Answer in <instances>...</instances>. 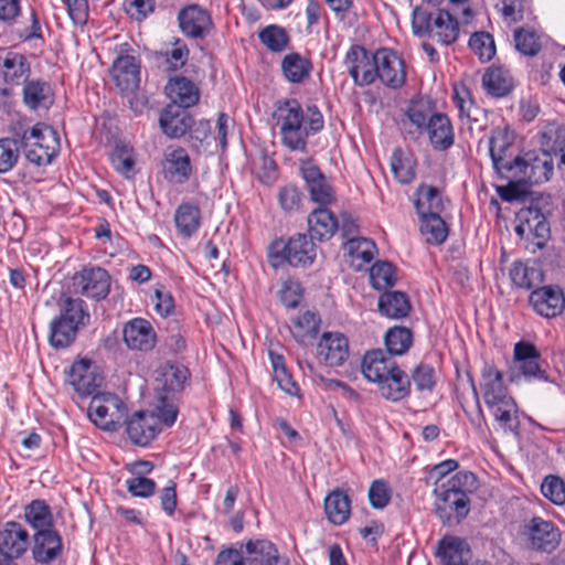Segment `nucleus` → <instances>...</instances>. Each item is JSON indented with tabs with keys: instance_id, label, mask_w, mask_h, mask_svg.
<instances>
[{
	"instance_id": "1",
	"label": "nucleus",
	"mask_w": 565,
	"mask_h": 565,
	"mask_svg": "<svg viewBox=\"0 0 565 565\" xmlns=\"http://www.w3.org/2000/svg\"><path fill=\"white\" fill-rule=\"evenodd\" d=\"M489 150L493 167L501 178L509 183L498 189L503 201L522 200L524 205L516 213L515 233L525 238L533 235L539 239L536 246L542 248L550 235L547 215L551 214V198L543 193L529 191L530 184L548 181L553 173V160L548 152L533 151L515 153V147L509 135L495 129L489 139Z\"/></svg>"
},
{
	"instance_id": "2",
	"label": "nucleus",
	"mask_w": 565,
	"mask_h": 565,
	"mask_svg": "<svg viewBox=\"0 0 565 565\" xmlns=\"http://www.w3.org/2000/svg\"><path fill=\"white\" fill-rule=\"evenodd\" d=\"M277 125L281 142L291 151H306L307 138L323 128V117L316 105L308 106L306 114L297 99L277 103Z\"/></svg>"
},
{
	"instance_id": "3",
	"label": "nucleus",
	"mask_w": 565,
	"mask_h": 565,
	"mask_svg": "<svg viewBox=\"0 0 565 565\" xmlns=\"http://www.w3.org/2000/svg\"><path fill=\"white\" fill-rule=\"evenodd\" d=\"M480 388L494 420L505 433H518V405L503 384V374L492 365L482 369Z\"/></svg>"
},
{
	"instance_id": "4",
	"label": "nucleus",
	"mask_w": 565,
	"mask_h": 565,
	"mask_svg": "<svg viewBox=\"0 0 565 565\" xmlns=\"http://www.w3.org/2000/svg\"><path fill=\"white\" fill-rule=\"evenodd\" d=\"M21 147L30 163L38 167L51 163L60 149L57 132L45 124H36L21 137Z\"/></svg>"
},
{
	"instance_id": "5",
	"label": "nucleus",
	"mask_w": 565,
	"mask_h": 565,
	"mask_svg": "<svg viewBox=\"0 0 565 565\" xmlns=\"http://www.w3.org/2000/svg\"><path fill=\"white\" fill-rule=\"evenodd\" d=\"M269 256L274 267H278L281 263L294 267H308L316 259L317 248L311 238L298 233L287 242H275Z\"/></svg>"
},
{
	"instance_id": "6",
	"label": "nucleus",
	"mask_w": 565,
	"mask_h": 565,
	"mask_svg": "<svg viewBox=\"0 0 565 565\" xmlns=\"http://www.w3.org/2000/svg\"><path fill=\"white\" fill-rule=\"evenodd\" d=\"M126 404L109 392L96 393L88 406V417L99 428L107 431L118 430L127 417Z\"/></svg>"
},
{
	"instance_id": "7",
	"label": "nucleus",
	"mask_w": 565,
	"mask_h": 565,
	"mask_svg": "<svg viewBox=\"0 0 565 565\" xmlns=\"http://www.w3.org/2000/svg\"><path fill=\"white\" fill-rule=\"evenodd\" d=\"M436 513L444 524L459 523L470 510V499L458 493L454 488L446 487L445 482H434Z\"/></svg>"
},
{
	"instance_id": "8",
	"label": "nucleus",
	"mask_w": 565,
	"mask_h": 565,
	"mask_svg": "<svg viewBox=\"0 0 565 565\" xmlns=\"http://www.w3.org/2000/svg\"><path fill=\"white\" fill-rule=\"evenodd\" d=\"M520 535L525 547L545 553L553 552L558 546L561 539L554 524L539 516L525 522Z\"/></svg>"
},
{
	"instance_id": "9",
	"label": "nucleus",
	"mask_w": 565,
	"mask_h": 565,
	"mask_svg": "<svg viewBox=\"0 0 565 565\" xmlns=\"http://www.w3.org/2000/svg\"><path fill=\"white\" fill-rule=\"evenodd\" d=\"M344 64L358 86L371 85L377 78L376 52L372 54L363 46L352 45L347 52Z\"/></svg>"
},
{
	"instance_id": "10",
	"label": "nucleus",
	"mask_w": 565,
	"mask_h": 565,
	"mask_svg": "<svg viewBox=\"0 0 565 565\" xmlns=\"http://www.w3.org/2000/svg\"><path fill=\"white\" fill-rule=\"evenodd\" d=\"M75 294L87 298L102 300L110 290V276L102 267H84L72 278Z\"/></svg>"
},
{
	"instance_id": "11",
	"label": "nucleus",
	"mask_w": 565,
	"mask_h": 565,
	"mask_svg": "<svg viewBox=\"0 0 565 565\" xmlns=\"http://www.w3.org/2000/svg\"><path fill=\"white\" fill-rule=\"evenodd\" d=\"M377 78L390 88H399L406 81L405 64L401 56L390 49L376 51Z\"/></svg>"
},
{
	"instance_id": "12",
	"label": "nucleus",
	"mask_w": 565,
	"mask_h": 565,
	"mask_svg": "<svg viewBox=\"0 0 565 565\" xmlns=\"http://www.w3.org/2000/svg\"><path fill=\"white\" fill-rule=\"evenodd\" d=\"M534 311L545 318L559 316L565 308V296L558 286H544L534 289L529 297Z\"/></svg>"
},
{
	"instance_id": "13",
	"label": "nucleus",
	"mask_w": 565,
	"mask_h": 565,
	"mask_svg": "<svg viewBox=\"0 0 565 565\" xmlns=\"http://www.w3.org/2000/svg\"><path fill=\"white\" fill-rule=\"evenodd\" d=\"M178 21L181 32L190 39L205 38L213 26L210 13L198 4L180 10Z\"/></svg>"
},
{
	"instance_id": "14",
	"label": "nucleus",
	"mask_w": 565,
	"mask_h": 565,
	"mask_svg": "<svg viewBox=\"0 0 565 565\" xmlns=\"http://www.w3.org/2000/svg\"><path fill=\"white\" fill-rule=\"evenodd\" d=\"M126 433L137 446H148L159 431L158 420L153 413L136 412L129 418H125Z\"/></svg>"
},
{
	"instance_id": "15",
	"label": "nucleus",
	"mask_w": 565,
	"mask_h": 565,
	"mask_svg": "<svg viewBox=\"0 0 565 565\" xmlns=\"http://www.w3.org/2000/svg\"><path fill=\"white\" fill-rule=\"evenodd\" d=\"M32 557L35 563L49 565L61 557L63 544L61 535L53 529H42L33 535L31 547Z\"/></svg>"
},
{
	"instance_id": "16",
	"label": "nucleus",
	"mask_w": 565,
	"mask_h": 565,
	"mask_svg": "<svg viewBox=\"0 0 565 565\" xmlns=\"http://www.w3.org/2000/svg\"><path fill=\"white\" fill-rule=\"evenodd\" d=\"M68 382L82 396L95 395L103 383V376L89 360L73 363L68 372Z\"/></svg>"
},
{
	"instance_id": "17",
	"label": "nucleus",
	"mask_w": 565,
	"mask_h": 565,
	"mask_svg": "<svg viewBox=\"0 0 565 565\" xmlns=\"http://www.w3.org/2000/svg\"><path fill=\"white\" fill-rule=\"evenodd\" d=\"M300 172L313 202L324 206L334 200L332 188L327 182L324 174L311 160L301 162Z\"/></svg>"
},
{
	"instance_id": "18",
	"label": "nucleus",
	"mask_w": 565,
	"mask_h": 565,
	"mask_svg": "<svg viewBox=\"0 0 565 565\" xmlns=\"http://www.w3.org/2000/svg\"><path fill=\"white\" fill-rule=\"evenodd\" d=\"M541 353L537 348L526 341H520L514 345V363L519 372L526 379L547 380V375L542 370Z\"/></svg>"
},
{
	"instance_id": "19",
	"label": "nucleus",
	"mask_w": 565,
	"mask_h": 565,
	"mask_svg": "<svg viewBox=\"0 0 565 565\" xmlns=\"http://www.w3.org/2000/svg\"><path fill=\"white\" fill-rule=\"evenodd\" d=\"M110 75L121 93H134L140 83V66L131 55H121L111 66Z\"/></svg>"
},
{
	"instance_id": "20",
	"label": "nucleus",
	"mask_w": 565,
	"mask_h": 565,
	"mask_svg": "<svg viewBox=\"0 0 565 565\" xmlns=\"http://www.w3.org/2000/svg\"><path fill=\"white\" fill-rule=\"evenodd\" d=\"M244 553L247 565H289L275 544L265 539L248 540Z\"/></svg>"
},
{
	"instance_id": "21",
	"label": "nucleus",
	"mask_w": 565,
	"mask_h": 565,
	"mask_svg": "<svg viewBox=\"0 0 565 565\" xmlns=\"http://www.w3.org/2000/svg\"><path fill=\"white\" fill-rule=\"evenodd\" d=\"M29 545V534L18 522H7L0 531V553L3 557L15 558L22 555Z\"/></svg>"
},
{
	"instance_id": "22",
	"label": "nucleus",
	"mask_w": 565,
	"mask_h": 565,
	"mask_svg": "<svg viewBox=\"0 0 565 565\" xmlns=\"http://www.w3.org/2000/svg\"><path fill=\"white\" fill-rule=\"evenodd\" d=\"M124 341L131 350L149 351L154 347L156 333L150 322L136 318L127 322L122 330Z\"/></svg>"
},
{
	"instance_id": "23",
	"label": "nucleus",
	"mask_w": 565,
	"mask_h": 565,
	"mask_svg": "<svg viewBox=\"0 0 565 565\" xmlns=\"http://www.w3.org/2000/svg\"><path fill=\"white\" fill-rule=\"evenodd\" d=\"M189 377V371L181 364L166 363L156 370L157 394L169 395L183 390L184 383Z\"/></svg>"
},
{
	"instance_id": "24",
	"label": "nucleus",
	"mask_w": 565,
	"mask_h": 565,
	"mask_svg": "<svg viewBox=\"0 0 565 565\" xmlns=\"http://www.w3.org/2000/svg\"><path fill=\"white\" fill-rule=\"evenodd\" d=\"M194 120L188 110L178 105H168L160 115L159 125L162 132L169 138L184 136L193 126Z\"/></svg>"
},
{
	"instance_id": "25",
	"label": "nucleus",
	"mask_w": 565,
	"mask_h": 565,
	"mask_svg": "<svg viewBox=\"0 0 565 565\" xmlns=\"http://www.w3.org/2000/svg\"><path fill=\"white\" fill-rule=\"evenodd\" d=\"M319 356L330 366H339L349 356L348 339L339 332H326L318 343Z\"/></svg>"
},
{
	"instance_id": "26",
	"label": "nucleus",
	"mask_w": 565,
	"mask_h": 565,
	"mask_svg": "<svg viewBox=\"0 0 565 565\" xmlns=\"http://www.w3.org/2000/svg\"><path fill=\"white\" fill-rule=\"evenodd\" d=\"M397 366L392 356H387L382 350H373L365 353L361 364V371L370 382L380 384Z\"/></svg>"
},
{
	"instance_id": "27",
	"label": "nucleus",
	"mask_w": 565,
	"mask_h": 565,
	"mask_svg": "<svg viewBox=\"0 0 565 565\" xmlns=\"http://www.w3.org/2000/svg\"><path fill=\"white\" fill-rule=\"evenodd\" d=\"M310 238L319 242L331 238L339 228V222L333 213L326 207L313 210L307 218Z\"/></svg>"
},
{
	"instance_id": "28",
	"label": "nucleus",
	"mask_w": 565,
	"mask_h": 565,
	"mask_svg": "<svg viewBox=\"0 0 565 565\" xmlns=\"http://www.w3.org/2000/svg\"><path fill=\"white\" fill-rule=\"evenodd\" d=\"M167 94L171 99L170 105H178L181 109L194 106L200 98L198 87L185 77H175L169 81L166 86Z\"/></svg>"
},
{
	"instance_id": "29",
	"label": "nucleus",
	"mask_w": 565,
	"mask_h": 565,
	"mask_svg": "<svg viewBox=\"0 0 565 565\" xmlns=\"http://www.w3.org/2000/svg\"><path fill=\"white\" fill-rule=\"evenodd\" d=\"M379 392L382 397L392 402H398L411 392V381L407 374L396 366L380 384Z\"/></svg>"
},
{
	"instance_id": "30",
	"label": "nucleus",
	"mask_w": 565,
	"mask_h": 565,
	"mask_svg": "<svg viewBox=\"0 0 565 565\" xmlns=\"http://www.w3.org/2000/svg\"><path fill=\"white\" fill-rule=\"evenodd\" d=\"M434 148L446 150L454 143V132L448 117L435 113L429 117L425 129Z\"/></svg>"
},
{
	"instance_id": "31",
	"label": "nucleus",
	"mask_w": 565,
	"mask_h": 565,
	"mask_svg": "<svg viewBox=\"0 0 565 565\" xmlns=\"http://www.w3.org/2000/svg\"><path fill=\"white\" fill-rule=\"evenodd\" d=\"M379 311L391 319H401L408 316L411 302L402 291H385L379 298Z\"/></svg>"
},
{
	"instance_id": "32",
	"label": "nucleus",
	"mask_w": 565,
	"mask_h": 565,
	"mask_svg": "<svg viewBox=\"0 0 565 565\" xmlns=\"http://www.w3.org/2000/svg\"><path fill=\"white\" fill-rule=\"evenodd\" d=\"M437 553L443 559V565H468L470 557L468 544L458 537L441 540Z\"/></svg>"
},
{
	"instance_id": "33",
	"label": "nucleus",
	"mask_w": 565,
	"mask_h": 565,
	"mask_svg": "<svg viewBox=\"0 0 565 565\" xmlns=\"http://www.w3.org/2000/svg\"><path fill=\"white\" fill-rule=\"evenodd\" d=\"M324 512L328 520L341 525L348 521L351 512L350 499L341 490H334L324 499Z\"/></svg>"
},
{
	"instance_id": "34",
	"label": "nucleus",
	"mask_w": 565,
	"mask_h": 565,
	"mask_svg": "<svg viewBox=\"0 0 565 565\" xmlns=\"http://www.w3.org/2000/svg\"><path fill=\"white\" fill-rule=\"evenodd\" d=\"M23 100L31 109H47L54 102L50 85L41 81H30L23 88Z\"/></svg>"
},
{
	"instance_id": "35",
	"label": "nucleus",
	"mask_w": 565,
	"mask_h": 565,
	"mask_svg": "<svg viewBox=\"0 0 565 565\" xmlns=\"http://www.w3.org/2000/svg\"><path fill=\"white\" fill-rule=\"evenodd\" d=\"M431 36L444 45L452 44L459 35V23L447 10H439L434 18Z\"/></svg>"
},
{
	"instance_id": "36",
	"label": "nucleus",
	"mask_w": 565,
	"mask_h": 565,
	"mask_svg": "<svg viewBox=\"0 0 565 565\" xmlns=\"http://www.w3.org/2000/svg\"><path fill=\"white\" fill-rule=\"evenodd\" d=\"M174 223L182 236H192L201 224L200 209L191 203L181 204L174 213Z\"/></svg>"
},
{
	"instance_id": "37",
	"label": "nucleus",
	"mask_w": 565,
	"mask_h": 565,
	"mask_svg": "<svg viewBox=\"0 0 565 565\" xmlns=\"http://www.w3.org/2000/svg\"><path fill=\"white\" fill-rule=\"evenodd\" d=\"M482 84L489 94L503 97L511 92L513 79L508 70L492 67L483 75Z\"/></svg>"
},
{
	"instance_id": "38",
	"label": "nucleus",
	"mask_w": 565,
	"mask_h": 565,
	"mask_svg": "<svg viewBox=\"0 0 565 565\" xmlns=\"http://www.w3.org/2000/svg\"><path fill=\"white\" fill-rule=\"evenodd\" d=\"M418 198L415 200V209L419 216L429 214H440L444 205L441 195L437 188L431 185H420L417 189Z\"/></svg>"
},
{
	"instance_id": "39",
	"label": "nucleus",
	"mask_w": 565,
	"mask_h": 565,
	"mask_svg": "<svg viewBox=\"0 0 565 565\" xmlns=\"http://www.w3.org/2000/svg\"><path fill=\"white\" fill-rule=\"evenodd\" d=\"M167 172L175 182L186 181L191 174L190 158L183 148L172 149L166 153Z\"/></svg>"
},
{
	"instance_id": "40",
	"label": "nucleus",
	"mask_w": 565,
	"mask_h": 565,
	"mask_svg": "<svg viewBox=\"0 0 565 565\" xmlns=\"http://www.w3.org/2000/svg\"><path fill=\"white\" fill-rule=\"evenodd\" d=\"M311 62L299 53L287 54L281 61V70L290 83H301L311 72Z\"/></svg>"
},
{
	"instance_id": "41",
	"label": "nucleus",
	"mask_w": 565,
	"mask_h": 565,
	"mask_svg": "<svg viewBox=\"0 0 565 565\" xmlns=\"http://www.w3.org/2000/svg\"><path fill=\"white\" fill-rule=\"evenodd\" d=\"M78 326L60 317L51 322L50 343L56 349L68 347L76 337Z\"/></svg>"
},
{
	"instance_id": "42",
	"label": "nucleus",
	"mask_w": 565,
	"mask_h": 565,
	"mask_svg": "<svg viewBox=\"0 0 565 565\" xmlns=\"http://www.w3.org/2000/svg\"><path fill=\"white\" fill-rule=\"evenodd\" d=\"M385 347L390 355H402L413 343V333L406 327L390 328L384 337Z\"/></svg>"
},
{
	"instance_id": "43",
	"label": "nucleus",
	"mask_w": 565,
	"mask_h": 565,
	"mask_svg": "<svg viewBox=\"0 0 565 565\" xmlns=\"http://www.w3.org/2000/svg\"><path fill=\"white\" fill-rule=\"evenodd\" d=\"M510 278L516 287L532 289L543 281V273L539 268L515 262L510 269Z\"/></svg>"
},
{
	"instance_id": "44",
	"label": "nucleus",
	"mask_w": 565,
	"mask_h": 565,
	"mask_svg": "<svg viewBox=\"0 0 565 565\" xmlns=\"http://www.w3.org/2000/svg\"><path fill=\"white\" fill-rule=\"evenodd\" d=\"M24 518L36 531L52 529L53 526V515L50 507L43 500H33L28 504L25 507Z\"/></svg>"
},
{
	"instance_id": "45",
	"label": "nucleus",
	"mask_w": 565,
	"mask_h": 565,
	"mask_svg": "<svg viewBox=\"0 0 565 565\" xmlns=\"http://www.w3.org/2000/svg\"><path fill=\"white\" fill-rule=\"evenodd\" d=\"M292 324L294 338L298 342L305 343L307 340L313 339L318 334L320 329V318L312 311H306L298 318L294 319Z\"/></svg>"
},
{
	"instance_id": "46",
	"label": "nucleus",
	"mask_w": 565,
	"mask_h": 565,
	"mask_svg": "<svg viewBox=\"0 0 565 565\" xmlns=\"http://www.w3.org/2000/svg\"><path fill=\"white\" fill-rule=\"evenodd\" d=\"M419 217L422 221L420 232L426 236V242L434 245L444 243L447 238L448 230L440 214H429Z\"/></svg>"
},
{
	"instance_id": "47",
	"label": "nucleus",
	"mask_w": 565,
	"mask_h": 565,
	"mask_svg": "<svg viewBox=\"0 0 565 565\" xmlns=\"http://www.w3.org/2000/svg\"><path fill=\"white\" fill-rule=\"evenodd\" d=\"M29 65L20 54H10L3 61V76L7 83L18 85L25 81Z\"/></svg>"
},
{
	"instance_id": "48",
	"label": "nucleus",
	"mask_w": 565,
	"mask_h": 565,
	"mask_svg": "<svg viewBox=\"0 0 565 565\" xmlns=\"http://www.w3.org/2000/svg\"><path fill=\"white\" fill-rule=\"evenodd\" d=\"M391 169L401 183H409L415 179V162L405 157L401 149H395L391 157Z\"/></svg>"
},
{
	"instance_id": "49",
	"label": "nucleus",
	"mask_w": 565,
	"mask_h": 565,
	"mask_svg": "<svg viewBox=\"0 0 565 565\" xmlns=\"http://www.w3.org/2000/svg\"><path fill=\"white\" fill-rule=\"evenodd\" d=\"M259 41L271 52L284 51L289 43V36L284 28L271 24L264 28L258 34Z\"/></svg>"
},
{
	"instance_id": "50",
	"label": "nucleus",
	"mask_w": 565,
	"mask_h": 565,
	"mask_svg": "<svg viewBox=\"0 0 565 565\" xmlns=\"http://www.w3.org/2000/svg\"><path fill=\"white\" fill-rule=\"evenodd\" d=\"M370 279L377 290L393 287L396 282L395 269L388 262H377L370 269Z\"/></svg>"
},
{
	"instance_id": "51",
	"label": "nucleus",
	"mask_w": 565,
	"mask_h": 565,
	"mask_svg": "<svg viewBox=\"0 0 565 565\" xmlns=\"http://www.w3.org/2000/svg\"><path fill=\"white\" fill-rule=\"evenodd\" d=\"M440 481H443V479ZM444 482L446 487L454 488L458 493L463 494L466 498H469V495L479 487L476 475L467 470L459 471L456 475L450 476L448 479H444Z\"/></svg>"
},
{
	"instance_id": "52",
	"label": "nucleus",
	"mask_w": 565,
	"mask_h": 565,
	"mask_svg": "<svg viewBox=\"0 0 565 565\" xmlns=\"http://www.w3.org/2000/svg\"><path fill=\"white\" fill-rule=\"evenodd\" d=\"M60 318L75 323L77 326L85 324L89 319V315L86 311V303L84 300L71 297L66 298L63 302Z\"/></svg>"
},
{
	"instance_id": "53",
	"label": "nucleus",
	"mask_w": 565,
	"mask_h": 565,
	"mask_svg": "<svg viewBox=\"0 0 565 565\" xmlns=\"http://www.w3.org/2000/svg\"><path fill=\"white\" fill-rule=\"evenodd\" d=\"M469 47L482 62L490 61L495 54L493 38L488 32H475L469 40Z\"/></svg>"
},
{
	"instance_id": "54",
	"label": "nucleus",
	"mask_w": 565,
	"mask_h": 565,
	"mask_svg": "<svg viewBox=\"0 0 565 565\" xmlns=\"http://www.w3.org/2000/svg\"><path fill=\"white\" fill-rule=\"evenodd\" d=\"M110 161L116 171L129 177L135 166L132 149L125 145H116L110 153Z\"/></svg>"
},
{
	"instance_id": "55",
	"label": "nucleus",
	"mask_w": 565,
	"mask_h": 565,
	"mask_svg": "<svg viewBox=\"0 0 565 565\" xmlns=\"http://www.w3.org/2000/svg\"><path fill=\"white\" fill-rule=\"evenodd\" d=\"M543 495L557 505L565 503V481L557 476H547L541 484Z\"/></svg>"
},
{
	"instance_id": "56",
	"label": "nucleus",
	"mask_w": 565,
	"mask_h": 565,
	"mask_svg": "<svg viewBox=\"0 0 565 565\" xmlns=\"http://www.w3.org/2000/svg\"><path fill=\"white\" fill-rule=\"evenodd\" d=\"M434 115L428 104L415 103L412 104L406 113L407 119L415 130H408V134L422 132L426 129L429 117Z\"/></svg>"
},
{
	"instance_id": "57",
	"label": "nucleus",
	"mask_w": 565,
	"mask_h": 565,
	"mask_svg": "<svg viewBox=\"0 0 565 565\" xmlns=\"http://www.w3.org/2000/svg\"><path fill=\"white\" fill-rule=\"evenodd\" d=\"M19 160V147L14 139H0V173H7L13 169Z\"/></svg>"
},
{
	"instance_id": "58",
	"label": "nucleus",
	"mask_w": 565,
	"mask_h": 565,
	"mask_svg": "<svg viewBox=\"0 0 565 565\" xmlns=\"http://www.w3.org/2000/svg\"><path fill=\"white\" fill-rule=\"evenodd\" d=\"M158 404L156 406L157 420H160L166 426H172L178 417V406L169 397V395L157 394Z\"/></svg>"
},
{
	"instance_id": "59",
	"label": "nucleus",
	"mask_w": 565,
	"mask_h": 565,
	"mask_svg": "<svg viewBox=\"0 0 565 565\" xmlns=\"http://www.w3.org/2000/svg\"><path fill=\"white\" fill-rule=\"evenodd\" d=\"M515 46L524 55L534 56L540 50L541 45L534 32L519 29L514 32Z\"/></svg>"
},
{
	"instance_id": "60",
	"label": "nucleus",
	"mask_w": 565,
	"mask_h": 565,
	"mask_svg": "<svg viewBox=\"0 0 565 565\" xmlns=\"http://www.w3.org/2000/svg\"><path fill=\"white\" fill-rule=\"evenodd\" d=\"M347 246L353 256L363 259L365 263H370L373 259L376 250L374 242L364 237H351L348 239Z\"/></svg>"
},
{
	"instance_id": "61",
	"label": "nucleus",
	"mask_w": 565,
	"mask_h": 565,
	"mask_svg": "<svg viewBox=\"0 0 565 565\" xmlns=\"http://www.w3.org/2000/svg\"><path fill=\"white\" fill-rule=\"evenodd\" d=\"M434 19L425 9L416 7L413 10L412 28L415 35L424 36L433 33Z\"/></svg>"
},
{
	"instance_id": "62",
	"label": "nucleus",
	"mask_w": 565,
	"mask_h": 565,
	"mask_svg": "<svg viewBox=\"0 0 565 565\" xmlns=\"http://www.w3.org/2000/svg\"><path fill=\"white\" fill-rule=\"evenodd\" d=\"M126 484L128 492L134 497L148 498L156 491V482L142 476L128 479Z\"/></svg>"
},
{
	"instance_id": "63",
	"label": "nucleus",
	"mask_w": 565,
	"mask_h": 565,
	"mask_svg": "<svg viewBox=\"0 0 565 565\" xmlns=\"http://www.w3.org/2000/svg\"><path fill=\"white\" fill-rule=\"evenodd\" d=\"M391 498V491L387 483L383 480H374L369 489V500L373 508L383 509L387 505Z\"/></svg>"
},
{
	"instance_id": "64",
	"label": "nucleus",
	"mask_w": 565,
	"mask_h": 565,
	"mask_svg": "<svg viewBox=\"0 0 565 565\" xmlns=\"http://www.w3.org/2000/svg\"><path fill=\"white\" fill-rule=\"evenodd\" d=\"M302 194L295 185H286L278 192L279 204L285 211H296L301 203Z\"/></svg>"
}]
</instances>
